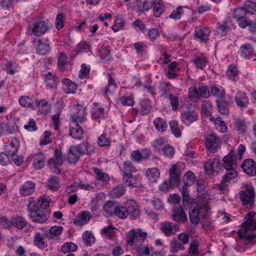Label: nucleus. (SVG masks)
I'll return each instance as SVG.
<instances>
[{
    "label": "nucleus",
    "instance_id": "1",
    "mask_svg": "<svg viewBox=\"0 0 256 256\" xmlns=\"http://www.w3.org/2000/svg\"><path fill=\"white\" fill-rule=\"evenodd\" d=\"M254 214L252 212L247 214L244 217L246 221L242 224V228L237 232L238 238L246 244L251 242L256 238V234H250L248 232V230H256V222L252 220Z\"/></svg>",
    "mask_w": 256,
    "mask_h": 256
},
{
    "label": "nucleus",
    "instance_id": "2",
    "mask_svg": "<svg viewBox=\"0 0 256 256\" xmlns=\"http://www.w3.org/2000/svg\"><path fill=\"white\" fill-rule=\"evenodd\" d=\"M27 210L29 217L34 222L43 224L48 219L49 216L46 213L45 210L38 209L34 202H29Z\"/></svg>",
    "mask_w": 256,
    "mask_h": 256
},
{
    "label": "nucleus",
    "instance_id": "3",
    "mask_svg": "<svg viewBox=\"0 0 256 256\" xmlns=\"http://www.w3.org/2000/svg\"><path fill=\"white\" fill-rule=\"evenodd\" d=\"M194 174L191 171H188L183 177L184 184L181 189V192L182 196V202L184 206L192 204L190 198L188 194V187L192 186L196 180Z\"/></svg>",
    "mask_w": 256,
    "mask_h": 256
},
{
    "label": "nucleus",
    "instance_id": "4",
    "mask_svg": "<svg viewBox=\"0 0 256 256\" xmlns=\"http://www.w3.org/2000/svg\"><path fill=\"white\" fill-rule=\"evenodd\" d=\"M244 190L239 192V196L244 206H251L254 202L255 192L254 187L252 184H245Z\"/></svg>",
    "mask_w": 256,
    "mask_h": 256
},
{
    "label": "nucleus",
    "instance_id": "5",
    "mask_svg": "<svg viewBox=\"0 0 256 256\" xmlns=\"http://www.w3.org/2000/svg\"><path fill=\"white\" fill-rule=\"evenodd\" d=\"M72 113L71 114L70 118L74 124H82L86 120V107L78 104L74 106L72 108Z\"/></svg>",
    "mask_w": 256,
    "mask_h": 256
},
{
    "label": "nucleus",
    "instance_id": "6",
    "mask_svg": "<svg viewBox=\"0 0 256 256\" xmlns=\"http://www.w3.org/2000/svg\"><path fill=\"white\" fill-rule=\"evenodd\" d=\"M220 142V138L214 133L208 134L205 138L206 149L212 153H215L218 151Z\"/></svg>",
    "mask_w": 256,
    "mask_h": 256
},
{
    "label": "nucleus",
    "instance_id": "7",
    "mask_svg": "<svg viewBox=\"0 0 256 256\" xmlns=\"http://www.w3.org/2000/svg\"><path fill=\"white\" fill-rule=\"evenodd\" d=\"M48 30V26L44 21L37 20L29 25L28 32L30 34L39 36L44 34Z\"/></svg>",
    "mask_w": 256,
    "mask_h": 256
},
{
    "label": "nucleus",
    "instance_id": "8",
    "mask_svg": "<svg viewBox=\"0 0 256 256\" xmlns=\"http://www.w3.org/2000/svg\"><path fill=\"white\" fill-rule=\"evenodd\" d=\"M210 32V30L208 27L196 26L195 28L194 38L206 43L209 40Z\"/></svg>",
    "mask_w": 256,
    "mask_h": 256
},
{
    "label": "nucleus",
    "instance_id": "9",
    "mask_svg": "<svg viewBox=\"0 0 256 256\" xmlns=\"http://www.w3.org/2000/svg\"><path fill=\"white\" fill-rule=\"evenodd\" d=\"M160 230L166 236L174 235L180 230L179 226L170 222H164L160 223Z\"/></svg>",
    "mask_w": 256,
    "mask_h": 256
},
{
    "label": "nucleus",
    "instance_id": "10",
    "mask_svg": "<svg viewBox=\"0 0 256 256\" xmlns=\"http://www.w3.org/2000/svg\"><path fill=\"white\" fill-rule=\"evenodd\" d=\"M206 172L208 175H212L221 168V164L218 158H214L204 164Z\"/></svg>",
    "mask_w": 256,
    "mask_h": 256
},
{
    "label": "nucleus",
    "instance_id": "11",
    "mask_svg": "<svg viewBox=\"0 0 256 256\" xmlns=\"http://www.w3.org/2000/svg\"><path fill=\"white\" fill-rule=\"evenodd\" d=\"M126 206H128V212L130 218L136 220L140 218V212L136 202L134 200L128 201Z\"/></svg>",
    "mask_w": 256,
    "mask_h": 256
},
{
    "label": "nucleus",
    "instance_id": "12",
    "mask_svg": "<svg viewBox=\"0 0 256 256\" xmlns=\"http://www.w3.org/2000/svg\"><path fill=\"white\" fill-rule=\"evenodd\" d=\"M36 184L32 181L28 180L20 186L19 192L22 196H28L34 192Z\"/></svg>",
    "mask_w": 256,
    "mask_h": 256
},
{
    "label": "nucleus",
    "instance_id": "13",
    "mask_svg": "<svg viewBox=\"0 0 256 256\" xmlns=\"http://www.w3.org/2000/svg\"><path fill=\"white\" fill-rule=\"evenodd\" d=\"M198 118V114L195 110H186L181 114V120L185 124L188 125Z\"/></svg>",
    "mask_w": 256,
    "mask_h": 256
},
{
    "label": "nucleus",
    "instance_id": "14",
    "mask_svg": "<svg viewBox=\"0 0 256 256\" xmlns=\"http://www.w3.org/2000/svg\"><path fill=\"white\" fill-rule=\"evenodd\" d=\"M192 62L196 68L204 70L208 60V58L204 53L199 52L194 55Z\"/></svg>",
    "mask_w": 256,
    "mask_h": 256
},
{
    "label": "nucleus",
    "instance_id": "15",
    "mask_svg": "<svg viewBox=\"0 0 256 256\" xmlns=\"http://www.w3.org/2000/svg\"><path fill=\"white\" fill-rule=\"evenodd\" d=\"M75 149L79 154L82 155H90L94 153L96 151L95 147L87 142L76 145L75 146Z\"/></svg>",
    "mask_w": 256,
    "mask_h": 256
},
{
    "label": "nucleus",
    "instance_id": "16",
    "mask_svg": "<svg viewBox=\"0 0 256 256\" xmlns=\"http://www.w3.org/2000/svg\"><path fill=\"white\" fill-rule=\"evenodd\" d=\"M223 166L226 169L236 168L237 167L236 159L234 151L224 156L222 160Z\"/></svg>",
    "mask_w": 256,
    "mask_h": 256
},
{
    "label": "nucleus",
    "instance_id": "17",
    "mask_svg": "<svg viewBox=\"0 0 256 256\" xmlns=\"http://www.w3.org/2000/svg\"><path fill=\"white\" fill-rule=\"evenodd\" d=\"M172 218L178 222L184 223L187 220L186 216L181 206H176L173 208Z\"/></svg>",
    "mask_w": 256,
    "mask_h": 256
},
{
    "label": "nucleus",
    "instance_id": "18",
    "mask_svg": "<svg viewBox=\"0 0 256 256\" xmlns=\"http://www.w3.org/2000/svg\"><path fill=\"white\" fill-rule=\"evenodd\" d=\"M92 116L94 120L100 122L101 119H104L106 116V114L104 109L100 106L99 104L95 102L92 110Z\"/></svg>",
    "mask_w": 256,
    "mask_h": 256
},
{
    "label": "nucleus",
    "instance_id": "19",
    "mask_svg": "<svg viewBox=\"0 0 256 256\" xmlns=\"http://www.w3.org/2000/svg\"><path fill=\"white\" fill-rule=\"evenodd\" d=\"M122 182L127 186L140 187L142 186L137 178L132 174H123Z\"/></svg>",
    "mask_w": 256,
    "mask_h": 256
},
{
    "label": "nucleus",
    "instance_id": "20",
    "mask_svg": "<svg viewBox=\"0 0 256 256\" xmlns=\"http://www.w3.org/2000/svg\"><path fill=\"white\" fill-rule=\"evenodd\" d=\"M242 168L248 175L251 176L256 175V164L252 160H245L242 165Z\"/></svg>",
    "mask_w": 256,
    "mask_h": 256
},
{
    "label": "nucleus",
    "instance_id": "21",
    "mask_svg": "<svg viewBox=\"0 0 256 256\" xmlns=\"http://www.w3.org/2000/svg\"><path fill=\"white\" fill-rule=\"evenodd\" d=\"M20 145V141L16 138H12L10 144L5 146L4 151L10 156L16 154L18 152Z\"/></svg>",
    "mask_w": 256,
    "mask_h": 256
},
{
    "label": "nucleus",
    "instance_id": "22",
    "mask_svg": "<svg viewBox=\"0 0 256 256\" xmlns=\"http://www.w3.org/2000/svg\"><path fill=\"white\" fill-rule=\"evenodd\" d=\"M180 181V174L176 170V166L174 164L172 165L170 170V178L168 182L171 184V186L174 188L178 186Z\"/></svg>",
    "mask_w": 256,
    "mask_h": 256
},
{
    "label": "nucleus",
    "instance_id": "23",
    "mask_svg": "<svg viewBox=\"0 0 256 256\" xmlns=\"http://www.w3.org/2000/svg\"><path fill=\"white\" fill-rule=\"evenodd\" d=\"M240 56L246 59H249L254 54V48L252 45L249 43L242 44L240 48Z\"/></svg>",
    "mask_w": 256,
    "mask_h": 256
},
{
    "label": "nucleus",
    "instance_id": "24",
    "mask_svg": "<svg viewBox=\"0 0 256 256\" xmlns=\"http://www.w3.org/2000/svg\"><path fill=\"white\" fill-rule=\"evenodd\" d=\"M234 100L236 104L241 108H246L248 104V99L244 92L238 91L236 94Z\"/></svg>",
    "mask_w": 256,
    "mask_h": 256
},
{
    "label": "nucleus",
    "instance_id": "25",
    "mask_svg": "<svg viewBox=\"0 0 256 256\" xmlns=\"http://www.w3.org/2000/svg\"><path fill=\"white\" fill-rule=\"evenodd\" d=\"M62 89L66 94H75L77 90V85L68 78L62 80Z\"/></svg>",
    "mask_w": 256,
    "mask_h": 256
},
{
    "label": "nucleus",
    "instance_id": "26",
    "mask_svg": "<svg viewBox=\"0 0 256 256\" xmlns=\"http://www.w3.org/2000/svg\"><path fill=\"white\" fill-rule=\"evenodd\" d=\"M92 217V215L88 212L84 211L75 218L74 223L75 225L82 226L86 224Z\"/></svg>",
    "mask_w": 256,
    "mask_h": 256
},
{
    "label": "nucleus",
    "instance_id": "27",
    "mask_svg": "<svg viewBox=\"0 0 256 256\" xmlns=\"http://www.w3.org/2000/svg\"><path fill=\"white\" fill-rule=\"evenodd\" d=\"M44 82L48 88H56L58 82V78L52 72L44 74Z\"/></svg>",
    "mask_w": 256,
    "mask_h": 256
},
{
    "label": "nucleus",
    "instance_id": "28",
    "mask_svg": "<svg viewBox=\"0 0 256 256\" xmlns=\"http://www.w3.org/2000/svg\"><path fill=\"white\" fill-rule=\"evenodd\" d=\"M93 172L96 174V179L102 182L103 186H106L110 180L108 174L102 172L100 169L96 168H93Z\"/></svg>",
    "mask_w": 256,
    "mask_h": 256
},
{
    "label": "nucleus",
    "instance_id": "29",
    "mask_svg": "<svg viewBox=\"0 0 256 256\" xmlns=\"http://www.w3.org/2000/svg\"><path fill=\"white\" fill-rule=\"evenodd\" d=\"M112 142L111 136L106 132H104L98 136L97 144L100 148H110Z\"/></svg>",
    "mask_w": 256,
    "mask_h": 256
},
{
    "label": "nucleus",
    "instance_id": "30",
    "mask_svg": "<svg viewBox=\"0 0 256 256\" xmlns=\"http://www.w3.org/2000/svg\"><path fill=\"white\" fill-rule=\"evenodd\" d=\"M18 102L22 107L33 108L34 104H37L38 100L34 98L22 96L19 98Z\"/></svg>",
    "mask_w": 256,
    "mask_h": 256
},
{
    "label": "nucleus",
    "instance_id": "31",
    "mask_svg": "<svg viewBox=\"0 0 256 256\" xmlns=\"http://www.w3.org/2000/svg\"><path fill=\"white\" fill-rule=\"evenodd\" d=\"M33 165L36 169L40 170L42 168L45 163V156L42 152H38L33 156Z\"/></svg>",
    "mask_w": 256,
    "mask_h": 256
},
{
    "label": "nucleus",
    "instance_id": "32",
    "mask_svg": "<svg viewBox=\"0 0 256 256\" xmlns=\"http://www.w3.org/2000/svg\"><path fill=\"white\" fill-rule=\"evenodd\" d=\"M160 176V172L157 168H148L146 171V176L150 182H156Z\"/></svg>",
    "mask_w": 256,
    "mask_h": 256
},
{
    "label": "nucleus",
    "instance_id": "33",
    "mask_svg": "<svg viewBox=\"0 0 256 256\" xmlns=\"http://www.w3.org/2000/svg\"><path fill=\"white\" fill-rule=\"evenodd\" d=\"M97 51L99 54L100 58L102 60L107 62L112 60V56L110 54V50L108 47L100 46L97 48Z\"/></svg>",
    "mask_w": 256,
    "mask_h": 256
},
{
    "label": "nucleus",
    "instance_id": "34",
    "mask_svg": "<svg viewBox=\"0 0 256 256\" xmlns=\"http://www.w3.org/2000/svg\"><path fill=\"white\" fill-rule=\"evenodd\" d=\"M50 201L51 198L50 196H43L38 198L37 201L32 200V202L36 203L38 209L44 210L49 206Z\"/></svg>",
    "mask_w": 256,
    "mask_h": 256
},
{
    "label": "nucleus",
    "instance_id": "35",
    "mask_svg": "<svg viewBox=\"0 0 256 256\" xmlns=\"http://www.w3.org/2000/svg\"><path fill=\"white\" fill-rule=\"evenodd\" d=\"M210 92L212 96L222 100L225 96V90L220 86L218 84L212 85L210 87Z\"/></svg>",
    "mask_w": 256,
    "mask_h": 256
},
{
    "label": "nucleus",
    "instance_id": "36",
    "mask_svg": "<svg viewBox=\"0 0 256 256\" xmlns=\"http://www.w3.org/2000/svg\"><path fill=\"white\" fill-rule=\"evenodd\" d=\"M45 236L40 232H36L34 238V244L40 249H44L48 246L44 241Z\"/></svg>",
    "mask_w": 256,
    "mask_h": 256
},
{
    "label": "nucleus",
    "instance_id": "37",
    "mask_svg": "<svg viewBox=\"0 0 256 256\" xmlns=\"http://www.w3.org/2000/svg\"><path fill=\"white\" fill-rule=\"evenodd\" d=\"M236 168H232L226 170V172L221 180L222 184H227L230 181L238 176V174L236 170Z\"/></svg>",
    "mask_w": 256,
    "mask_h": 256
},
{
    "label": "nucleus",
    "instance_id": "38",
    "mask_svg": "<svg viewBox=\"0 0 256 256\" xmlns=\"http://www.w3.org/2000/svg\"><path fill=\"white\" fill-rule=\"evenodd\" d=\"M76 127L70 129V136L74 139L81 140L83 138L84 130L78 124H75Z\"/></svg>",
    "mask_w": 256,
    "mask_h": 256
},
{
    "label": "nucleus",
    "instance_id": "39",
    "mask_svg": "<svg viewBox=\"0 0 256 256\" xmlns=\"http://www.w3.org/2000/svg\"><path fill=\"white\" fill-rule=\"evenodd\" d=\"M38 44L37 46L36 52L40 55H46L50 50V46L48 43H44L42 41L39 40Z\"/></svg>",
    "mask_w": 256,
    "mask_h": 256
},
{
    "label": "nucleus",
    "instance_id": "40",
    "mask_svg": "<svg viewBox=\"0 0 256 256\" xmlns=\"http://www.w3.org/2000/svg\"><path fill=\"white\" fill-rule=\"evenodd\" d=\"M156 129L160 132H165L168 128V124L163 118L158 117L156 118L153 122Z\"/></svg>",
    "mask_w": 256,
    "mask_h": 256
},
{
    "label": "nucleus",
    "instance_id": "41",
    "mask_svg": "<svg viewBox=\"0 0 256 256\" xmlns=\"http://www.w3.org/2000/svg\"><path fill=\"white\" fill-rule=\"evenodd\" d=\"M67 56L63 52L58 53V68L61 72H64L66 70V67L67 66Z\"/></svg>",
    "mask_w": 256,
    "mask_h": 256
},
{
    "label": "nucleus",
    "instance_id": "42",
    "mask_svg": "<svg viewBox=\"0 0 256 256\" xmlns=\"http://www.w3.org/2000/svg\"><path fill=\"white\" fill-rule=\"evenodd\" d=\"M28 225L26 219L22 216H16L12 218V226L19 230H22Z\"/></svg>",
    "mask_w": 256,
    "mask_h": 256
},
{
    "label": "nucleus",
    "instance_id": "43",
    "mask_svg": "<svg viewBox=\"0 0 256 256\" xmlns=\"http://www.w3.org/2000/svg\"><path fill=\"white\" fill-rule=\"evenodd\" d=\"M116 206L114 201H108L103 206L104 211L106 216H112L114 214Z\"/></svg>",
    "mask_w": 256,
    "mask_h": 256
},
{
    "label": "nucleus",
    "instance_id": "44",
    "mask_svg": "<svg viewBox=\"0 0 256 256\" xmlns=\"http://www.w3.org/2000/svg\"><path fill=\"white\" fill-rule=\"evenodd\" d=\"M196 207H197L200 214L202 215L203 218H205L207 217L210 208L206 202H204L202 204H200L198 202V203L196 204Z\"/></svg>",
    "mask_w": 256,
    "mask_h": 256
},
{
    "label": "nucleus",
    "instance_id": "45",
    "mask_svg": "<svg viewBox=\"0 0 256 256\" xmlns=\"http://www.w3.org/2000/svg\"><path fill=\"white\" fill-rule=\"evenodd\" d=\"M62 227L61 226H54L50 228L48 232L45 234V236L49 238H52L54 236L60 235L62 230Z\"/></svg>",
    "mask_w": 256,
    "mask_h": 256
},
{
    "label": "nucleus",
    "instance_id": "46",
    "mask_svg": "<svg viewBox=\"0 0 256 256\" xmlns=\"http://www.w3.org/2000/svg\"><path fill=\"white\" fill-rule=\"evenodd\" d=\"M230 26V23L228 22H224L222 24H220L216 28L217 34L222 36H226L231 30Z\"/></svg>",
    "mask_w": 256,
    "mask_h": 256
},
{
    "label": "nucleus",
    "instance_id": "47",
    "mask_svg": "<svg viewBox=\"0 0 256 256\" xmlns=\"http://www.w3.org/2000/svg\"><path fill=\"white\" fill-rule=\"evenodd\" d=\"M172 85L169 82H162L160 83L159 89L161 95L164 98H168V94L172 89Z\"/></svg>",
    "mask_w": 256,
    "mask_h": 256
},
{
    "label": "nucleus",
    "instance_id": "48",
    "mask_svg": "<svg viewBox=\"0 0 256 256\" xmlns=\"http://www.w3.org/2000/svg\"><path fill=\"white\" fill-rule=\"evenodd\" d=\"M152 6L154 16L156 17L160 16L163 12V4L162 0H154Z\"/></svg>",
    "mask_w": 256,
    "mask_h": 256
},
{
    "label": "nucleus",
    "instance_id": "49",
    "mask_svg": "<svg viewBox=\"0 0 256 256\" xmlns=\"http://www.w3.org/2000/svg\"><path fill=\"white\" fill-rule=\"evenodd\" d=\"M169 125L172 133L176 138H179L182 135L181 130L177 121L171 120L169 122Z\"/></svg>",
    "mask_w": 256,
    "mask_h": 256
},
{
    "label": "nucleus",
    "instance_id": "50",
    "mask_svg": "<svg viewBox=\"0 0 256 256\" xmlns=\"http://www.w3.org/2000/svg\"><path fill=\"white\" fill-rule=\"evenodd\" d=\"M78 248V246L74 243L67 242L62 246L60 250L64 254L76 252Z\"/></svg>",
    "mask_w": 256,
    "mask_h": 256
},
{
    "label": "nucleus",
    "instance_id": "51",
    "mask_svg": "<svg viewBox=\"0 0 256 256\" xmlns=\"http://www.w3.org/2000/svg\"><path fill=\"white\" fill-rule=\"evenodd\" d=\"M246 14H256V3L254 2L248 0L246 1L243 6Z\"/></svg>",
    "mask_w": 256,
    "mask_h": 256
},
{
    "label": "nucleus",
    "instance_id": "52",
    "mask_svg": "<svg viewBox=\"0 0 256 256\" xmlns=\"http://www.w3.org/2000/svg\"><path fill=\"white\" fill-rule=\"evenodd\" d=\"M199 214L197 207L194 206L192 210H190L189 217L190 222L194 224H198L200 222Z\"/></svg>",
    "mask_w": 256,
    "mask_h": 256
},
{
    "label": "nucleus",
    "instance_id": "53",
    "mask_svg": "<svg viewBox=\"0 0 256 256\" xmlns=\"http://www.w3.org/2000/svg\"><path fill=\"white\" fill-rule=\"evenodd\" d=\"M38 110L42 114H46L50 112V104L46 100H42L40 102L38 101L37 104Z\"/></svg>",
    "mask_w": 256,
    "mask_h": 256
},
{
    "label": "nucleus",
    "instance_id": "54",
    "mask_svg": "<svg viewBox=\"0 0 256 256\" xmlns=\"http://www.w3.org/2000/svg\"><path fill=\"white\" fill-rule=\"evenodd\" d=\"M117 88V86L115 80L112 78V76L108 74V84L104 90V94L108 92L112 93Z\"/></svg>",
    "mask_w": 256,
    "mask_h": 256
},
{
    "label": "nucleus",
    "instance_id": "55",
    "mask_svg": "<svg viewBox=\"0 0 256 256\" xmlns=\"http://www.w3.org/2000/svg\"><path fill=\"white\" fill-rule=\"evenodd\" d=\"M137 171L136 166L134 164L129 160L126 161L124 162L123 164V168L122 172L124 174H132L135 172Z\"/></svg>",
    "mask_w": 256,
    "mask_h": 256
},
{
    "label": "nucleus",
    "instance_id": "56",
    "mask_svg": "<svg viewBox=\"0 0 256 256\" xmlns=\"http://www.w3.org/2000/svg\"><path fill=\"white\" fill-rule=\"evenodd\" d=\"M128 206H117L116 209L114 214L120 218L125 219L128 216Z\"/></svg>",
    "mask_w": 256,
    "mask_h": 256
},
{
    "label": "nucleus",
    "instance_id": "57",
    "mask_svg": "<svg viewBox=\"0 0 256 256\" xmlns=\"http://www.w3.org/2000/svg\"><path fill=\"white\" fill-rule=\"evenodd\" d=\"M125 188L123 185L118 184L116 186L114 187L112 190L110 195L114 198H118L122 196L125 192Z\"/></svg>",
    "mask_w": 256,
    "mask_h": 256
},
{
    "label": "nucleus",
    "instance_id": "58",
    "mask_svg": "<svg viewBox=\"0 0 256 256\" xmlns=\"http://www.w3.org/2000/svg\"><path fill=\"white\" fill-rule=\"evenodd\" d=\"M218 112L222 114L228 115L230 111L228 108V104L222 100H216Z\"/></svg>",
    "mask_w": 256,
    "mask_h": 256
},
{
    "label": "nucleus",
    "instance_id": "59",
    "mask_svg": "<svg viewBox=\"0 0 256 256\" xmlns=\"http://www.w3.org/2000/svg\"><path fill=\"white\" fill-rule=\"evenodd\" d=\"M48 186L50 190L53 191L58 190L60 187L59 178L54 176L50 178L48 181Z\"/></svg>",
    "mask_w": 256,
    "mask_h": 256
},
{
    "label": "nucleus",
    "instance_id": "60",
    "mask_svg": "<svg viewBox=\"0 0 256 256\" xmlns=\"http://www.w3.org/2000/svg\"><path fill=\"white\" fill-rule=\"evenodd\" d=\"M238 72L237 68L234 66H228L226 74L228 78L233 81L236 80L238 78Z\"/></svg>",
    "mask_w": 256,
    "mask_h": 256
},
{
    "label": "nucleus",
    "instance_id": "61",
    "mask_svg": "<svg viewBox=\"0 0 256 256\" xmlns=\"http://www.w3.org/2000/svg\"><path fill=\"white\" fill-rule=\"evenodd\" d=\"M170 246V252H176L179 250H184V247L182 244L180 242H178L174 239L171 240Z\"/></svg>",
    "mask_w": 256,
    "mask_h": 256
},
{
    "label": "nucleus",
    "instance_id": "62",
    "mask_svg": "<svg viewBox=\"0 0 256 256\" xmlns=\"http://www.w3.org/2000/svg\"><path fill=\"white\" fill-rule=\"evenodd\" d=\"M198 92L201 96L206 98L210 95V92L208 89V87L203 83L198 84Z\"/></svg>",
    "mask_w": 256,
    "mask_h": 256
},
{
    "label": "nucleus",
    "instance_id": "63",
    "mask_svg": "<svg viewBox=\"0 0 256 256\" xmlns=\"http://www.w3.org/2000/svg\"><path fill=\"white\" fill-rule=\"evenodd\" d=\"M80 159V155L78 154V152L72 148L68 150L67 156V160L70 163H76Z\"/></svg>",
    "mask_w": 256,
    "mask_h": 256
},
{
    "label": "nucleus",
    "instance_id": "64",
    "mask_svg": "<svg viewBox=\"0 0 256 256\" xmlns=\"http://www.w3.org/2000/svg\"><path fill=\"white\" fill-rule=\"evenodd\" d=\"M182 6H178L174 10L170 16V18L174 20H178L180 18L181 16L184 14V8Z\"/></svg>",
    "mask_w": 256,
    "mask_h": 256
}]
</instances>
